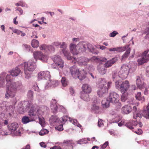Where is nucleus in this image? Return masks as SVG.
Returning <instances> with one entry per match:
<instances>
[{"label":"nucleus","mask_w":149,"mask_h":149,"mask_svg":"<svg viewBox=\"0 0 149 149\" xmlns=\"http://www.w3.org/2000/svg\"><path fill=\"white\" fill-rule=\"evenodd\" d=\"M68 118L70 122H72V121L74 125L77 126L79 128H81V126L78 123V121L74 119L72 120V119L71 120V118L70 117H69Z\"/></svg>","instance_id":"f704fd0d"},{"label":"nucleus","mask_w":149,"mask_h":149,"mask_svg":"<svg viewBox=\"0 0 149 149\" xmlns=\"http://www.w3.org/2000/svg\"><path fill=\"white\" fill-rule=\"evenodd\" d=\"M59 82L57 80H49L46 83L45 86V89H47L51 86L56 87L58 86Z\"/></svg>","instance_id":"dca6fc26"},{"label":"nucleus","mask_w":149,"mask_h":149,"mask_svg":"<svg viewBox=\"0 0 149 149\" xmlns=\"http://www.w3.org/2000/svg\"><path fill=\"white\" fill-rule=\"evenodd\" d=\"M105 66L102 64H100L97 66V70L101 74L103 75L106 73L107 70L105 69Z\"/></svg>","instance_id":"4be33fe9"},{"label":"nucleus","mask_w":149,"mask_h":149,"mask_svg":"<svg viewBox=\"0 0 149 149\" xmlns=\"http://www.w3.org/2000/svg\"><path fill=\"white\" fill-rule=\"evenodd\" d=\"M107 98L108 100L111 103H115L118 101L119 97L116 93L111 92L110 93L109 95Z\"/></svg>","instance_id":"9b49d317"},{"label":"nucleus","mask_w":149,"mask_h":149,"mask_svg":"<svg viewBox=\"0 0 149 149\" xmlns=\"http://www.w3.org/2000/svg\"><path fill=\"white\" fill-rule=\"evenodd\" d=\"M56 101L55 100H53L52 101L51 104V108L52 112L56 113L57 112L58 107L56 104Z\"/></svg>","instance_id":"6ab92c4d"},{"label":"nucleus","mask_w":149,"mask_h":149,"mask_svg":"<svg viewBox=\"0 0 149 149\" xmlns=\"http://www.w3.org/2000/svg\"><path fill=\"white\" fill-rule=\"evenodd\" d=\"M148 50L145 51L143 53L142 55V57L146 63L149 61V53L148 54Z\"/></svg>","instance_id":"cd10ccee"},{"label":"nucleus","mask_w":149,"mask_h":149,"mask_svg":"<svg viewBox=\"0 0 149 149\" xmlns=\"http://www.w3.org/2000/svg\"><path fill=\"white\" fill-rule=\"evenodd\" d=\"M55 128L59 131H61L63 130V125L62 124L56 127Z\"/></svg>","instance_id":"3c124183"},{"label":"nucleus","mask_w":149,"mask_h":149,"mask_svg":"<svg viewBox=\"0 0 149 149\" xmlns=\"http://www.w3.org/2000/svg\"><path fill=\"white\" fill-rule=\"evenodd\" d=\"M52 58L56 65L58 66L61 68L63 67L64 62L60 56L59 55H54L52 56Z\"/></svg>","instance_id":"9d476101"},{"label":"nucleus","mask_w":149,"mask_h":149,"mask_svg":"<svg viewBox=\"0 0 149 149\" xmlns=\"http://www.w3.org/2000/svg\"><path fill=\"white\" fill-rule=\"evenodd\" d=\"M50 149H61V148L60 146H55L51 148Z\"/></svg>","instance_id":"774afa93"},{"label":"nucleus","mask_w":149,"mask_h":149,"mask_svg":"<svg viewBox=\"0 0 149 149\" xmlns=\"http://www.w3.org/2000/svg\"><path fill=\"white\" fill-rule=\"evenodd\" d=\"M109 114L112 116L113 118L116 119L114 121H113V122L117 123L119 120L118 119V116L117 114V111L116 110H111L109 112Z\"/></svg>","instance_id":"412c9836"},{"label":"nucleus","mask_w":149,"mask_h":149,"mask_svg":"<svg viewBox=\"0 0 149 149\" xmlns=\"http://www.w3.org/2000/svg\"><path fill=\"white\" fill-rule=\"evenodd\" d=\"M60 45V47L61 48H66L67 47V44L65 42H62Z\"/></svg>","instance_id":"6e6d98bb"},{"label":"nucleus","mask_w":149,"mask_h":149,"mask_svg":"<svg viewBox=\"0 0 149 149\" xmlns=\"http://www.w3.org/2000/svg\"><path fill=\"white\" fill-rule=\"evenodd\" d=\"M99 107L96 104H94L91 107V109L94 111L98 110L99 109Z\"/></svg>","instance_id":"8fccbe9b"},{"label":"nucleus","mask_w":149,"mask_h":149,"mask_svg":"<svg viewBox=\"0 0 149 149\" xmlns=\"http://www.w3.org/2000/svg\"><path fill=\"white\" fill-rule=\"evenodd\" d=\"M116 73L115 72H112V78L113 79H114L117 77Z\"/></svg>","instance_id":"69168bd1"},{"label":"nucleus","mask_w":149,"mask_h":149,"mask_svg":"<svg viewBox=\"0 0 149 149\" xmlns=\"http://www.w3.org/2000/svg\"><path fill=\"white\" fill-rule=\"evenodd\" d=\"M102 120L101 119H99L98 120V124L99 127H100L103 125V123L102 122Z\"/></svg>","instance_id":"4d7b16f0"},{"label":"nucleus","mask_w":149,"mask_h":149,"mask_svg":"<svg viewBox=\"0 0 149 149\" xmlns=\"http://www.w3.org/2000/svg\"><path fill=\"white\" fill-rule=\"evenodd\" d=\"M117 61L116 58H113L111 60L107 61L104 64L105 67L108 68L111 66Z\"/></svg>","instance_id":"b1692460"},{"label":"nucleus","mask_w":149,"mask_h":149,"mask_svg":"<svg viewBox=\"0 0 149 149\" xmlns=\"http://www.w3.org/2000/svg\"><path fill=\"white\" fill-rule=\"evenodd\" d=\"M82 91L85 93L87 94L91 93L92 88L91 86L88 84H84L82 87Z\"/></svg>","instance_id":"f3484780"},{"label":"nucleus","mask_w":149,"mask_h":149,"mask_svg":"<svg viewBox=\"0 0 149 149\" xmlns=\"http://www.w3.org/2000/svg\"><path fill=\"white\" fill-rule=\"evenodd\" d=\"M129 67L128 66L124 65H122L118 73L119 77L123 79L126 78L129 73Z\"/></svg>","instance_id":"423d86ee"},{"label":"nucleus","mask_w":149,"mask_h":149,"mask_svg":"<svg viewBox=\"0 0 149 149\" xmlns=\"http://www.w3.org/2000/svg\"><path fill=\"white\" fill-rule=\"evenodd\" d=\"M58 108L61 110V111L63 112H65V108L63 106H60L58 107Z\"/></svg>","instance_id":"0e129e2a"},{"label":"nucleus","mask_w":149,"mask_h":149,"mask_svg":"<svg viewBox=\"0 0 149 149\" xmlns=\"http://www.w3.org/2000/svg\"><path fill=\"white\" fill-rule=\"evenodd\" d=\"M27 96L30 98L32 97L33 96V92L32 91H29L27 93Z\"/></svg>","instance_id":"5fc2aeb1"},{"label":"nucleus","mask_w":149,"mask_h":149,"mask_svg":"<svg viewBox=\"0 0 149 149\" xmlns=\"http://www.w3.org/2000/svg\"><path fill=\"white\" fill-rule=\"evenodd\" d=\"M62 52L64 54V56L67 58V59L68 60L72 59V57L70 56V54L68 50L66 49H63Z\"/></svg>","instance_id":"393cba45"},{"label":"nucleus","mask_w":149,"mask_h":149,"mask_svg":"<svg viewBox=\"0 0 149 149\" xmlns=\"http://www.w3.org/2000/svg\"><path fill=\"white\" fill-rule=\"evenodd\" d=\"M22 65L24 67L25 77L28 79L31 77V72L36 68V66L31 60L27 62L24 63Z\"/></svg>","instance_id":"7ed1b4c3"},{"label":"nucleus","mask_w":149,"mask_h":149,"mask_svg":"<svg viewBox=\"0 0 149 149\" xmlns=\"http://www.w3.org/2000/svg\"><path fill=\"white\" fill-rule=\"evenodd\" d=\"M111 102L108 100L107 98L106 99H104L102 101V104L104 108H107L109 106Z\"/></svg>","instance_id":"c85d7f7f"},{"label":"nucleus","mask_w":149,"mask_h":149,"mask_svg":"<svg viewBox=\"0 0 149 149\" xmlns=\"http://www.w3.org/2000/svg\"><path fill=\"white\" fill-rule=\"evenodd\" d=\"M42 53L40 51H36L33 53V56L34 58L37 60H40Z\"/></svg>","instance_id":"bb28decb"},{"label":"nucleus","mask_w":149,"mask_h":149,"mask_svg":"<svg viewBox=\"0 0 149 149\" xmlns=\"http://www.w3.org/2000/svg\"><path fill=\"white\" fill-rule=\"evenodd\" d=\"M115 85L116 88L119 89L122 93L126 92L130 86L129 82L127 80L124 81L121 84L119 81H116Z\"/></svg>","instance_id":"39448f33"},{"label":"nucleus","mask_w":149,"mask_h":149,"mask_svg":"<svg viewBox=\"0 0 149 149\" xmlns=\"http://www.w3.org/2000/svg\"><path fill=\"white\" fill-rule=\"evenodd\" d=\"M125 46H127L128 47H126L125 50H126V52L122 56V59L123 60L125 58H127L129 56L130 53L131 51V48L129 47V45H126Z\"/></svg>","instance_id":"a878e982"},{"label":"nucleus","mask_w":149,"mask_h":149,"mask_svg":"<svg viewBox=\"0 0 149 149\" xmlns=\"http://www.w3.org/2000/svg\"><path fill=\"white\" fill-rule=\"evenodd\" d=\"M137 62L138 65H141L145 63H146L142 57L139 58L137 60Z\"/></svg>","instance_id":"4c0bfd02"},{"label":"nucleus","mask_w":149,"mask_h":149,"mask_svg":"<svg viewBox=\"0 0 149 149\" xmlns=\"http://www.w3.org/2000/svg\"><path fill=\"white\" fill-rule=\"evenodd\" d=\"M31 121L27 116H24L22 118V121L24 124H26Z\"/></svg>","instance_id":"e433bc0d"},{"label":"nucleus","mask_w":149,"mask_h":149,"mask_svg":"<svg viewBox=\"0 0 149 149\" xmlns=\"http://www.w3.org/2000/svg\"><path fill=\"white\" fill-rule=\"evenodd\" d=\"M50 121L52 124L55 123L59 122V119L56 116H55L53 117L52 119H51Z\"/></svg>","instance_id":"58836bf2"},{"label":"nucleus","mask_w":149,"mask_h":149,"mask_svg":"<svg viewBox=\"0 0 149 149\" xmlns=\"http://www.w3.org/2000/svg\"><path fill=\"white\" fill-rule=\"evenodd\" d=\"M63 143L64 144H66L68 146H71L72 147V144L73 143H72V140H64V141L63 142Z\"/></svg>","instance_id":"c03bdc74"},{"label":"nucleus","mask_w":149,"mask_h":149,"mask_svg":"<svg viewBox=\"0 0 149 149\" xmlns=\"http://www.w3.org/2000/svg\"><path fill=\"white\" fill-rule=\"evenodd\" d=\"M109 144L108 142H106L103 145L101 146L100 149H105Z\"/></svg>","instance_id":"603ef678"},{"label":"nucleus","mask_w":149,"mask_h":149,"mask_svg":"<svg viewBox=\"0 0 149 149\" xmlns=\"http://www.w3.org/2000/svg\"><path fill=\"white\" fill-rule=\"evenodd\" d=\"M39 60L43 62H46L48 60V57L46 55L44 54L43 53L41 56Z\"/></svg>","instance_id":"c9c22d12"},{"label":"nucleus","mask_w":149,"mask_h":149,"mask_svg":"<svg viewBox=\"0 0 149 149\" xmlns=\"http://www.w3.org/2000/svg\"><path fill=\"white\" fill-rule=\"evenodd\" d=\"M6 74L5 73H3L0 75V79L1 81H0V86L1 87H3L5 86V83L4 81L2 80L4 78V77H5Z\"/></svg>","instance_id":"7c9ffc66"},{"label":"nucleus","mask_w":149,"mask_h":149,"mask_svg":"<svg viewBox=\"0 0 149 149\" xmlns=\"http://www.w3.org/2000/svg\"><path fill=\"white\" fill-rule=\"evenodd\" d=\"M70 69L71 74L74 78H76L77 77L80 80H82L85 78L84 76H81L79 70L74 65L71 67Z\"/></svg>","instance_id":"6e6552de"},{"label":"nucleus","mask_w":149,"mask_h":149,"mask_svg":"<svg viewBox=\"0 0 149 149\" xmlns=\"http://www.w3.org/2000/svg\"><path fill=\"white\" fill-rule=\"evenodd\" d=\"M18 127V125L17 123H11L8 125V130L10 131L11 132L9 133L6 132L4 134L5 135H8L10 134L12 132L15 131Z\"/></svg>","instance_id":"2eb2a0df"},{"label":"nucleus","mask_w":149,"mask_h":149,"mask_svg":"<svg viewBox=\"0 0 149 149\" xmlns=\"http://www.w3.org/2000/svg\"><path fill=\"white\" fill-rule=\"evenodd\" d=\"M68 118L67 116H64L62 118V120L63 122H65L67 121Z\"/></svg>","instance_id":"052dcab7"},{"label":"nucleus","mask_w":149,"mask_h":149,"mask_svg":"<svg viewBox=\"0 0 149 149\" xmlns=\"http://www.w3.org/2000/svg\"><path fill=\"white\" fill-rule=\"evenodd\" d=\"M136 82L137 86L139 88H143L145 87V84L144 83L143 79L139 77H136Z\"/></svg>","instance_id":"4468645a"},{"label":"nucleus","mask_w":149,"mask_h":149,"mask_svg":"<svg viewBox=\"0 0 149 149\" xmlns=\"http://www.w3.org/2000/svg\"><path fill=\"white\" fill-rule=\"evenodd\" d=\"M72 58H73L74 60L73 62L75 63L76 61L78 64L81 66H84L87 65L90 61L89 59L84 57H81L76 59L74 57H72Z\"/></svg>","instance_id":"1a4fd4ad"},{"label":"nucleus","mask_w":149,"mask_h":149,"mask_svg":"<svg viewBox=\"0 0 149 149\" xmlns=\"http://www.w3.org/2000/svg\"><path fill=\"white\" fill-rule=\"evenodd\" d=\"M107 83L105 79H102L99 83L97 95L99 97L104 96L107 93L108 88L106 87Z\"/></svg>","instance_id":"20e7f679"},{"label":"nucleus","mask_w":149,"mask_h":149,"mask_svg":"<svg viewBox=\"0 0 149 149\" xmlns=\"http://www.w3.org/2000/svg\"><path fill=\"white\" fill-rule=\"evenodd\" d=\"M118 34V33L116 31H114L110 33V36L111 37H114L116 35Z\"/></svg>","instance_id":"13d9d810"},{"label":"nucleus","mask_w":149,"mask_h":149,"mask_svg":"<svg viewBox=\"0 0 149 149\" xmlns=\"http://www.w3.org/2000/svg\"><path fill=\"white\" fill-rule=\"evenodd\" d=\"M80 97L84 101H88L90 100L89 96L86 93L85 94L83 93H81L80 95Z\"/></svg>","instance_id":"2f4dec72"},{"label":"nucleus","mask_w":149,"mask_h":149,"mask_svg":"<svg viewBox=\"0 0 149 149\" xmlns=\"http://www.w3.org/2000/svg\"><path fill=\"white\" fill-rule=\"evenodd\" d=\"M39 123L42 126H43L45 124V122L43 118H41L39 117Z\"/></svg>","instance_id":"de8ad7c7"},{"label":"nucleus","mask_w":149,"mask_h":149,"mask_svg":"<svg viewBox=\"0 0 149 149\" xmlns=\"http://www.w3.org/2000/svg\"><path fill=\"white\" fill-rule=\"evenodd\" d=\"M13 32L14 33H16L18 35H20L21 34V33H22L21 31L16 29L14 30L13 31Z\"/></svg>","instance_id":"bf43d9fd"},{"label":"nucleus","mask_w":149,"mask_h":149,"mask_svg":"<svg viewBox=\"0 0 149 149\" xmlns=\"http://www.w3.org/2000/svg\"><path fill=\"white\" fill-rule=\"evenodd\" d=\"M132 109L131 107L129 105H125L122 107L121 111L122 113L124 114H128L132 111Z\"/></svg>","instance_id":"a211bd4d"},{"label":"nucleus","mask_w":149,"mask_h":149,"mask_svg":"<svg viewBox=\"0 0 149 149\" xmlns=\"http://www.w3.org/2000/svg\"><path fill=\"white\" fill-rule=\"evenodd\" d=\"M11 74L6 75V92L5 97L6 98L13 97L15 96L16 91L22 88V84L20 81H13L11 80Z\"/></svg>","instance_id":"f257e3e1"},{"label":"nucleus","mask_w":149,"mask_h":149,"mask_svg":"<svg viewBox=\"0 0 149 149\" xmlns=\"http://www.w3.org/2000/svg\"><path fill=\"white\" fill-rule=\"evenodd\" d=\"M143 116L146 119H149V111L144 110L143 111Z\"/></svg>","instance_id":"a19ab883"},{"label":"nucleus","mask_w":149,"mask_h":149,"mask_svg":"<svg viewBox=\"0 0 149 149\" xmlns=\"http://www.w3.org/2000/svg\"><path fill=\"white\" fill-rule=\"evenodd\" d=\"M31 45L33 48H37L39 46V42L36 40L33 39L31 42Z\"/></svg>","instance_id":"473e14b6"},{"label":"nucleus","mask_w":149,"mask_h":149,"mask_svg":"<svg viewBox=\"0 0 149 149\" xmlns=\"http://www.w3.org/2000/svg\"><path fill=\"white\" fill-rule=\"evenodd\" d=\"M40 146L43 148H45L47 147V146L45 143L42 142L40 143Z\"/></svg>","instance_id":"680f3d73"},{"label":"nucleus","mask_w":149,"mask_h":149,"mask_svg":"<svg viewBox=\"0 0 149 149\" xmlns=\"http://www.w3.org/2000/svg\"><path fill=\"white\" fill-rule=\"evenodd\" d=\"M88 69L89 71H92L94 69V67L91 65H89Z\"/></svg>","instance_id":"e2e57ef3"},{"label":"nucleus","mask_w":149,"mask_h":149,"mask_svg":"<svg viewBox=\"0 0 149 149\" xmlns=\"http://www.w3.org/2000/svg\"><path fill=\"white\" fill-rule=\"evenodd\" d=\"M27 106L30 109L28 112L29 115L32 118V121L34 119V118L37 116L42 114L43 111L41 110L40 107L37 106L36 104H33L31 102H28Z\"/></svg>","instance_id":"f03ea898"},{"label":"nucleus","mask_w":149,"mask_h":149,"mask_svg":"<svg viewBox=\"0 0 149 149\" xmlns=\"http://www.w3.org/2000/svg\"><path fill=\"white\" fill-rule=\"evenodd\" d=\"M81 48L82 49V50L81 51L82 52L86 51L87 49L90 52L93 53H96L97 54V53L95 51V49L92 45L90 43H87L86 44H82L81 45Z\"/></svg>","instance_id":"f8f14e48"},{"label":"nucleus","mask_w":149,"mask_h":149,"mask_svg":"<svg viewBox=\"0 0 149 149\" xmlns=\"http://www.w3.org/2000/svg\"><path fill=\"white\" fill-rule=\"evenodd\" d=\"M47 47L46 45H41L40 47V49L41 50H45L47 49Z\"/></svg>","instance_id":"864d4df0"},{"label":"nucleus","mask_w":149,"mask_h":149,"mask_svg":"<svg viewBox=\"0 0 149 149\" xmlns=\"http://www.w3.org/2000/svg\"><path fill=\"white\" fill-rule=\"evenodd\" d=\"M70 91L71 95H73L74 93V91L73 88L72 87L70 89Z\"/></svg>","instance_id":"338daca9"},{"label":"nucleus","mask_w":149,"mask_h":149,"mask_svg":"<svg viewBox=\"0 0 149 149\" xmlns=\"http://www.w3.org/2000/svg\"><path fill=\"white\" fill-rule=\"evenodd\" d=\"M79 45H76L73 43H71L69 45V49L70 52L73 55H77L79 54L80 52H82L81 50L82 49L81 48Z\"/></svg>","instance_id":"0eeeda50"},{"label":"nucleus","mask_w":149,"mask_h":149,"mask_svg":"<svg viewBox=\"0 0 149 149\" xmlns=\"http://www.w3.org/2000/svg\"><path fill=\"white\" fill-rule=\"evenodd\" d=\"M135 113V114L138 117H139L140 118H141L143 116V114L141 113V111L140 110H138Z\"/></svg>","instance_id":"09e8293b"},{"label":"nucleus","mask_w":149,"mask_h":149,"mask_svg":"<svg viewBox=\"0 0 149 149\" xmlns=\"http://www.w3.org/2000/svg\"><path fill=\"white\" fill-rule=\"evenodd\" d=\"M123 94L121 95V99L122 101L125 102L127 99V94L126 93H123Z\"/></svg>","instance_id":"ea45409f"},{"label":"nucleus","mask_w":149,"mask_h":149,"mask_svg":"<svg viewBox=\"0 0 149 149\" xmlns=\"http://www.w3.org/2000/svg\"><path fill=\"white\" fill-rule=\"evenodd\" d=\"M47 48L48 49V50L51 52H54L55 50V49L54 47L51 45L47 46Z\"/></svg>","instance_id":"49530a36"},{"label":"nucleus","mask_w":149,"mask_h":149,"mask_svg":"<svg viewBox=\"0 0 149 149\" xmlns=\"http://www.w3.org/2000/svg\"><path fill=\"white\" fill-rule=\"evenodd\" d=\"M136 67L135 65L134 64H132V66L129 68V72L132 73L134 72L136 70Z\"/></svg>","instance_id":"37998d69"},{"label":"nucleus","mask_w":149,"mask_h":149,"mask_svg":"<svg viewBox=\"0 0 149 149\" xmlns=\"http://www.w3.org/2000/svg\"><path fill=\"white\" fill-rule=\"evenodd\" d=\"M38 79L39 80L49 78L50 75L49 72L48 71H42L38 73Z\"/></svg>","instance_id":"ddd939ff"},{"label":"nucleus","mask_w":149,"mask_h":149,"mask_svg":"<svg viewBox=\"0 0 149 149\" xmlns=\"http://www.w3.org/2000/svg\"><path fill=\"white\" fill-rule=\"evenodd\" d=\"M127 47H128V46H125L123 47H118L109 49V50L110 52H123L125 50V49Z\"/></svg>","instance_id":"aec40b11"},{"label":"nucleus","mask_w":149,"mask_h":149,"mask_svg":"<svg viewBox=\"0 0 149 149\" xmlns=\"http://www.w3.org/2000/svg\"><path fill=\"white\" fill-rule=\"evenodd\" d=\"M132 124V125L134 126H136L137 125V123L136 122L134 121H132V122L130 121L129 122L126 123L125 126L127 127H128L130 129H133V127L131 125Z\"/></svg>","instance_id":"c756f323"},{"label":"nucleus","mask_w":149,"mask_h":149,"mask_svg":"<svg viewBox=\"0 0 149 149\" xmlns=\"http://www.w3.org/2000/svg\"><path fill=\"white\" fill-rule=\"evenodd\" d=\"M61 82L63 86H66L68 84V82L66 81V78L65 77H63L62 78Z\"/></svg>","instance_id":"79ce46f5"},{"label":"nucleus","mask_w":149,"mask_h":149,"mask_svg":"<svg viewBox=\"0 0 149 149\" xmlns=\"http://www.w3.org/2000/svg\"><path fill=\"white\" fill-rule=\"evenodd\" d=\"M49 131L47 130L43 129H42L39 132V134L40 135H44V134L48 133Z\"/></svg>","instance_id":"a18cd8bd"},{"label":"nucleus","mask_w":149,"mask_h":149,"mask_svg":"<svg viewBox=\"0 0 149 149\" xmlns=\"http://www.w3.org/2000/svg\"><path fill=\"white\" fill-rule=\"evenodd\" d=\"M136 99L139 100L141 101L142 102H143L145 101V98L144 97H141V93L140 92H138L136 95Z\"/></svg>","instance_id":"72a5a7b5"},{"label":"nucleus","mask_w":149,"mask_h":149,"mask_svg":"<svg viewBox=\"0 0 149 149\" xmlns=\"http://www.w3.org/2000/svg\"><path fill=\"white\" fill-rule=\"evenodd\" d=\"M21 70L17 67H16L13 68L12 70L11 71L10 74L12 76H17L20 72Z\"/></svg>","instance_id":"5701e85b"}]
</instances>
